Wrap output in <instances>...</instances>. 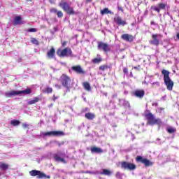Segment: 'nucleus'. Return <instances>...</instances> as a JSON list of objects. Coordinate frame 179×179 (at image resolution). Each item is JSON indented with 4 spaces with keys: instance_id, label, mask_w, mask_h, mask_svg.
<instances>
[{
    "instance_id": "f257e3e1",
    "label": "nucleus",
    "mask_w": 179,
    "mask_h": 179,
    "mask_svg": "<svg viewBox=\"0 0 179 179\" xmlns=\"http://www.w3.org/2000/svg\"><path fill=\"white\" fill-rule=\"evenodd\" d=\"M145 117L148 120V124H150V125H162L163 124L160 119L155 118V115H153V114H152V113H150L149 110H147L145 113Z\"/></svg>"
},
{
    "instance_id": "f03ea898",
    "label": "nucleus",
    "mask_w": 179,
    "mask_h": 179,
    "mask_svg": "<svg viewBox=\"0 0 179 179\" xmlns=\"http://www.w3.org/2000/svg\"><path fill=\"white\" fill-rule=\"evenodd\" d=\"M162 75H164V80L168 90H173V86H174V83L170 78V72L166 70H162Z\"/></svg>"
},
{
    "instance_id": "7ed1b4c3",
    "label": "nucleus",
    "mask_w": 179,
    "mask_h": 179,
    "mask_svg": "<svg viewBox=\"0 0 179 179\" xmlns=\"http://www.w3.org/2000/svg\"><path fill=\"white\" fill-rule=\"evenodd\" d=\"M60 82L63 87H65L66 92H71V78L68 76L63 74L60 77Z\"/></svg>"
},
{
    "instance_id": "20e7f679",
    "label": "nucleus",
    "mask_w": 179,
    "mask_h": 179,
    "mask_svg": "<svg viewBox=\"0 0 179 179\" xmlns=\"http://www.w3.org/2000/svg\"><path fill=\"white\" fill-rule=\"evenodd\" d=\"M31 91L30 89H26L22 91H10L5 94L6 97H12V96H19L20 94H30Z\"/></svg>"
},
{
    "instance_id": "39448f33",
    "label": "nucleus",
    "mask_w": 179,
    "mask_h": 179,
    "mask_svg": "<svg viewBox=\"0 0 179 179\" xmlns=\"http://www.w3.org/2000/svg\"><path fill=\"white\" fill-rule=\"evenodd\" d=\"M57 55L61 58H64L65 57H73V55H72V50L69 48H66L63 50L58 49L57 51Z\"/></svg>"
},
{
    "instance_id": "423d86ee",
    "label": "nucleus",
    "mask_w": 179,
    "mask_h": 179,
    "mask_svg": "<svg viewBox=\"0 0 179 179\" xmlns=\"http://www.w3.org/2000/svg\"><path fill=\"white\" fill-rule=\"evenodd\" d=\"M65 157H66V155L65 152H59L54 155V159L56 162H60L61 163H66L65 162Z\"/></svg>"
},
{
    "instance_id": "0eeeda50",
    "label": "nucleus",
    "mask_w": 179,
    "mask_h": 179,
    "mask_svg": "<svg viewBox=\"0 0 179 179\" xmlns=\"http://www.w3.org/2000/svg\"><path fill=\"white\" fill-rule=\"evenodd\" d=\"M60 6L68 13L69 15H75V11H73V8L69 6L65 2H61Z\"/></svg>"
},
{
    "instance_id": "6e6552de",
    "label": "nucleus",
    "mask_w": 179,
    "mask_h": 179,
    "mask_svg": "<svg viewBox=\"0 0 179 179\" xmlns=\"http://www.w3.org/2000/svg\"><path fill=\"white\" fill-rule=\"evenodd\" d=\"M29 175L31 177H36V178L41 179L45 177V173L38 171V170H32L29 171Z\"/></svg>"
},
{
    "instance_id": "1a4fd4ad",
    "label": "nucleus",
    "mask_w": 179,
    "mask_h": 179,
    "mask_svg": "<svg viewBox=\"0 0 179 179\" xmlns=\"http://www.w3.org/2000/svg\"><path fill=\"white\" fill-rule=\"evenodd\" d=\"M166 7H167V3H158L157 6H151V9L152 10H155V12H157V13H160V10H164V9H166Z\"/></svg>"
},
{
    "instance_id": "9d476101",
    "label": "nucleus",
    "mask_w": 179,
    "mask_h": 179,
    "mask_svg": "<svg viewBox=\"0 0 179 179\" xmlns=\"http://www.w3.org/2000/svg\"><path fill=\"white\" fill-rule=\"evenodd\" d=\"M122 169H124V170H135L136 169V166L132 163L123 162L121 163Z\"/></svg>"
},
{
    "instance_id": "9b49d317",
    "label": "nucleus",
    "mask_w": 179,
    "mask_h": 179,
    "mask_svg": "<svg viewBox=\"0 0 179 179\" xmlns=\"http://www.w3.org/2000/svg\"><path fill=\"white\" fill-rule=\"evenodd\" d=\"M152 40L150 41V44L153 45H159L160 44V38H162L161 34H152Z\"/></svg>"
},
{
    "instance_id": "f8f14e48",
    "label": "nucleus",
    "mask_w": 179,
    "mask_h": 179,
    "mask_svg": "<svg viewBox=\"0 0 179 179\" xmlns=\"http://www.w3.org/2000/svg\"><path fill=\"white\" fill-rule=\"evenodd\" d=\"M98 49L102 50L103 51H105V52H108V51H110L111 48H110V45L107 43L99 42L98 43Z\"/></svg>"
},
{
    "instance_id": "ddd939ff",
    "label": "nucleus",
    "mask_w": 179,
    "mask_h": 179,
    "mask_svg": "<svg viewBox=\"0 0 179 179\" xmlns=\"http://www.w3.org/2000/svg\"><path fill=\"white\" fill-rule=\"evenodd\" d=\"M65 133L61 131H52L45 133V136H64Z\"/></svg>"
},
{
    "instance_id": "4468645a",
    "label": "nucleus",
    "mask_w": 179,
    "mask_h": 179,
    "mask_svg": "<svg viewBox=\"0 0 179 179\" xmlns=\"http://www.w3.org/2000/svg\"><path fill=\"white\" fill-rule=\"evenodd\" d=\"M71 69L73 71V72H76V73H78V75H85L86 73V71L83 70L80 65L73 66L71 67Z\"/></svg>"
},
{
    "instance_id": "2eb2a0df",
    "label": "nucleus",
    "mask_w": 179,
    "mask_h": 179,
    "mask_svg": "<svg viewBox=\"0 0 179 179\" xmlns=\"http://www.w3.org/2000/svg\"><path fill=\"white\" fill-rule=\"evenodd\" d=\"M121 37L122 40H124V41H128L129 43H132L135 38L134 36L128 34H124Z\"/></svg>"
},
{
    "instance_id": "dca6fc26",
    "label": "nucleus",
    "mask_w": 179,
    "mask_h": 179,
    "mask_svg": "<svg viewBox=\"0 0 179 179\" xmlns=\"http://www.w3.org/2000/svg\"><path fill=\"white\" fill-rule=\"evenodd\" d=\"M114 22L119 26H125L127 24V22L123 20L122 18L120 16H116L114 17Z\"/></svg>"
},
{
    "instance_id": "f3484780",
    "label": "nucleus",
    "mask_w": 179,
    "mask_h": 179,
    "mask_svg": "<svg viewBox=\"0 0 179 179\" xmlns=\"http://www.w3.org/2000/svg\"><path fill=\"white\" fill-rule=\"evenodd\" d=\"M47 56L49 59H52V58H55V49H54V48H52L51 50L48 52Z\"/></svg>"
},
{
    "instance_id": "a211bd4d",
    "label": "nucleus",
    "mask_w": 179,
    "mask_h": 179,
    "mask_svg": "<svg viewBox=\"0 0 179 179\" xmlns=\"http://www.w3.org/2000/svg\"><path fill=\"white\" fill-rule=\"evenodd\" d=\"M134 96H136V97H139L140 99H142V97L145 96V91L143 90H136L134 92Z\"/></svg>"
},
{
    "instance_id": "6ab92c4d",
    "label": "nucleus",
    "mask_w": 179,
    "mask_h": 179,
    "mask_svg": "<svg viewBox=\"0 0 179 179\" xmlns=\"http://www.w3.org/2000/svg\"><path fill=\"white\" fill-rule=\"evenodd\" d=\"M91 152L92 153H103V150L100 148L92 147L91 148Z\"/></svg>"
},
{
    "instance_id": "aec40b11",
    "label": "nucleus",
    "mask_w": 179,
    "mask_h": 179,
    "mask_svg": "<svg viewBox=\"0 0 179 179\" xmlns=\"http://www.w3.org/2000/svg\"><path fill=\"white\" fill-rule=\"evenodd\" d=\"M85 118L90 120H94V118H96V115H94V113H87L85 114Z\"/></svg>"
},
{
    "instance_id": "412c9836",
    "label": "nucleus",
    "mask_w": 179,
    "mask_h": 179,
    "mask_svg": "<svg viewBox=\"0 0 179 179\" xmlns=\"http://www.w3.org/2000/svg\"><path fill=\"white\" fill-rule=\"evenodd\" d=\"M20 23H22V17L20 16L15 17L14 18L13 24L17 25V24H20Z\"/></svg>"
},
{
    "instance_id": "4be33fe9",
    "label": "nucleus",
    "mask_w": 179,
    "mask_h": 179,
    "mask_svg": "<svg viewBox=\"0 0 179 179\" xmlns=\"http://www.w3.org/2000/svg\"><path fill=\"white\" fill-rule=\"evenodd\" d=\"M141 163L145 164L146 167H148L149 166H152L153 164V163L150 162V161H149L148 159H142Z\"/></svg>"
},
{
    "instance_id": "5701e85b",
    "label": "nucleus",
    "mask_w": 179,
    "mask_h": 179,
    "mask_svg": "<svg viewBox=\"0 0 179 179\" xmlns=\"http://www.w3.org/2000/svg\"><path fill=\"white\" fill-rule=\"evenodd\" d=\"M113 172H111L110 170L108 169H103L102 172H101V174L103 175V176H111Z\"/></svg>"
},
{
    "instance_id": "b1692460",
    "label": "nucleus",
    "mask_w": 179,
    "mask_h": 179,
    "mask_svg": "<svg viewBox=\"0 0 179 179\" xmlns=\"http://www.w3.org/2000/svg\"><path fill=\"white\" fill-rule=\"evenodd\" d=\"M101 13L102 15H107L108 13L113 15L114 13L111 12V10H108V8H104L103 10H101Z\"/></svg>"
},
{
    "instance_id": "393cba45",
    "label": "nucleus",
    "mask_w": 179,
    "mask_h": 179,
    "mask_svg": "<svg viewBox=\"0 0 179 179\" xmlns=\"http://www.w3.org/2000/svg\"><path fill=\"white\" fill-rule=\"evenodd\" d=\"M10 124H11V125H13V127H17V125H20V121L13 120L10 121Z\"/></svg>"
},
{
    "instance_id": "a878e982",
    "label": "nucleus",
    "mask_w": 179,
    "mask_h": 179,
    "mask_svg": "<svg viewBox=\"0 0 179 179\" xmlns=\"http://www.w3.org/2000/svg\"><path fill=\"white\" fill-rule=\"evenodd\" d=\"M83 86L84 88L85 89V90H87L88 92H90L91 90V87H90V84H89V83H83Z\"/></svg>"
},
{
    "instance_id": "bb28decb",
    "label": "nucleus",
    "mask_w": 179,
    "mask_h": 179,
    "mask_svg": "<svg viewBox=\"0 0 179 179\" xmlns=\"http://www.w3.org/2000/svg\"><path fill=\"white\" fill-rule=\"evenodd\" d=\"M8 168H9V165L4 163L0 164V169L1 170H8Z\"/></svg>"
},
{
    "instance_id": "cd10ccee",
    "label": "nucleus",
    "mask_w": 179,
    "mask_h": 179,
    "mask_svg": "<svg viewBox=\"0 0 179 179\" xmlns=\"http://www.w3.org/2000/svg\"><path fill=\"white\" fill-rule=\"evenodd\" d=\"M38 102V98L35 97L33 99L28 101V104H36V103Z\"/></svg>"
},
{
    "instance_id": "c85d7f7f",
    "label": "nucleus",
    "mask_w": 179,
    "mask_h": 179,
    "mask_svg": "<svg viewBox=\"0 0 179 179\" xmlns=\"http://www.w3.org/2000/svg\"><path fill=\"white\" fill-rule=\"evenodd\" d=\"M167 132H169V134H174V132H176L177 131V129H176V128L174 127H168L166 129Z\"/></svg>"
},
{
    "instance_id": "c756f323",
    "label": "nucleus",
    "mask_w": 179,
    "mask_h": 179,
    "mask_svg": "<svg viewBox=\"0 0 179 179\" xmlns=\"http://www.w3.org/2000/svg\"><path fill=\"white\" fill-rule=\"evenodd\" d=\"M31 42L32 43V44H35V45H38V41L36 39V38H31Z\"/></svg>"
},
{
    "instance_id": "7c9ffc66",
    "label": "nucleus",
    "mask_w": 179,
    "mask_h": 179,
    "mask_svg": "<svg viewBox=\"0 0 179 179\" xmlns=\"http://www.w3.org/2000/svg\"><path fill=\"white\" fill-rule=\"evenodd\" d=\"M92 62H94V64H99V62H101V59L96 58V59H94Z\"/></svg>"
},
{
    "instance_id": "2f4dec72",
    "label": "nucleus",
    "mask_w": 179,
    "mask_h": 179,
    "mask_svg": "<svg viewBox=\"0 0 179 179\" xmlns=\"http://www.w3.org/2000/svg\"><path fill=\"white\" fill-rule=\"evenodd\" d=\"M28 31H29V33H36V31H37V29L31 28V29H28Z\"/></svg>"
},
{
    "instance_id": "473e14b6",
    "label": "nucleus",
    "mask_w": 179,
    "mask_h": 179,
    "mask_svg": "<svg viewBox=\"0 0 179 179\" xmlns=\"http://www.w3.org/2000/svg\"><path fill=\"white\" fill-rule=\"evenodd\" d=\"M46 93H52V88L48 87L45 90Z\"/></svg>"
},
{
    "instance_id": "72a5a7b5",
    "label": "nucleus",
    "mask_w": 179,
    "mask_h": 179,
    "mask_svg": "<svg viewBox=\"0 0 179 179\" xmlns=\"http://www.w3.org/2000/svg\"><path fill=\"white\" fill-rule=\"evenodd\" d=\"M115 177L116 178H121V177H122V174L120 173V172H117L115 174Z\"/></svg>"
},
{
    "instance_id": "f704fd0d",
    "label": "nucleus",
    "mask_w": 179,
    "mask_h": 179,
    "mask_svg": "<svg viewBox=\"0 0 179 179\" xmlns=\"http://www.w3.org/2000/svg\"><path fill=\"white\" fill-rule=\"evenodd\" d=\"M107 66H101L100 67H99V69H100V71H106V69H107Z\"/></svg>"
},
{
    "instance_id": "c9c22d12",
    "label": "nucleus",
    "mask_w": 179,
    "mask_h": 179,
    "mask_svg": "<svg viewBox=\"0 0 179 179\" xmlns=\"http://www.w3.org/2000/svg\"><path fill=\"white\" fill-rule=\"evenodd\" d=\"M57 16H58V17H62V16H64V14L62 13V12L58 11Z\"/></svg>"
},
{
    "instance_id": "e433bc0d",
    "label": "nucleus",
    "mask_w": 179,
    "mask_h": 179,
    "mask_svg": "<svg viewBox=\"0 0 179 179\" xmlns=\"http://www.w3.org/2000/svg\"><path fill=\"white\" fill-rule=\"evenodd\" d=\"M152 86H160V83L159 82H155L152 83Z\"/></svg>"
},
{
    "instance_id": "4c0bfd02",
    "label": "nucleus",
    "mask_w": 179,
    "mask_h": 179,
    "mask_svg": "<svg viewBox=\"0 0 179 179\" xmlns=\"http://www.w3.org/2000/svg\"><path fill=\"white\" fill-rule=\"evenodd\" d=\"M136 160H137V162H142V160H143V158H142V157H138L136 158Z\"/></svg>"
},
{
    "instance_id": "58836bf2",
    "label": "nucleus",
    "mask_w": 179,
    "mask_h": 179,
    "mask_svg": "<svg viewBox=\"0 0 179 179\" xmlns=\"http://www.w3.org/2000/svg\"><path fill=\"white\" fill-rule=\"evenodd\" d=\"M152 106L153 107H157V106H159V103H157V102H154V103H152Z\"/></svg>"
},
{
    "instance_id": "ea45409f",
    "label": "nucleus",
    "mask_w": 179,
    "mask_h": 179,
    "mask_svg": "<svg viewBox=\"0 0 179 179\" xmlns=\"http://www.w3.org/2000/svg\"><path fill=\"white\" fill-rule=\"evenodd\" d=\"M22 127H23V128H28L29 124H27V123H24V124H22Z\"/></svg>"
},
{
    "instance_id": "a19ab883",
    "label": "nucleus",
    "mask_w": 179,
    "mask_h": 179,
    "mask_svg": "<svg viewBox=\"0 0 179 179\" xmlns=\"http://www.w3.org/2000/svg\"><path fill=\"white\" fill-rule=\"evenodd\" d=\"M55 86L56 89H61V87H62V86L58 84H56Z\"/></svg>"
},
{
    "instance_id": "79ce46f5",
    "label": "nucleus",
    "mask_w": 179,
    "mask_h": 179,
    "mask_svg": "<svg viewBox=\"0 0 179 179\" xmlns=\"http://www.w3.org/2000/svg\"><path fill=\"white\" fill-rule=\"evenodd\" d=\"M123 72L124 73H128V69H127V68L124 69Z\"/></svg>"
},
{
    "instance_id": "37998d69",
    "label": "nucleus",
    "mask_w": 179,
    "mask_h": 179,
    "mask_svg": "<svg viewBox=\"0 0 179 179\" xmlns=\"http://www.w3.org/2000/svg\"><path fill=\"white\" fill-rule=\"evenodd\" d=\"M50 11H51V12H57V10L55 9V8H52V9L50 10Z\"/></svg>"
},
{
    "instance_id": "c03bdc74",
    "label": "nucleus",
    "mask_w": 179,
    "mask_h": 179,
    "mask_svg": "<svg viewBox=\"0 0 179 179\" xmlns=\"http://www.w3.org/2000/svg\"><path fill=\"white\" fill-rule=\"evenodd\" d=\"M119 10H121V12H124V10H122V8L118 7Z\"/></svg>"
},
{
    "instance_id": "a18cd8bd",
    "label": "nucleus",
    "mask_w": 179,
    "mask_h": 179,
    "mask_svg": "<svg viewBox=\"0 0 179 179\" xmlns=\"http://www.w3.org/2000/svg\"><path fill=\"white\" fill-rule=\"evenodd\" d=\"M57 99H58V97H55V96H54L53 101H55V100H57Z\"/></svg>"
},
{
    "instance_id": "49530a36",
    "label": "nucleus",
    "mask_w": 179,
    "mask_h": 179,
    "mask_svg": "<svg viewBox=\"0 0 179 179\" xmlns=\"http://www.w3.org/2000/svg\"><path fill=\"white\" fill-rule=\"evenodd\" d=\"M41 136H45V133H43L41 134Z\"/></svg>"
},
{
    "instance_id": "de8ad7c7",
    "label": "nucleus",
    "mask_w": 179,
    "mask_h": 179,
    "mask_svg": "<svg viewBox=\"0 0 179 179\" xmlns=\"http://www.w3.org/2000/svg\"><path fill=\"white\" fill-rule=\"evenodd\" d=\"M176 37H177V38H178V40H179V34H177Z\"/></svg>"
},
{
    "instance_id": "09e8293b",
    "label": "nucleus",
    "mask_w": 179,
    "mask_h": 179,
    "mask_svg": "<svg viewBox=\"0 0 179 179\" xmlns=\"http://www.w3.org/2000/svg\"><path fill=\"white\" fill-rule=\"evenodd\" d=\"M45 178H50V176H45Z\"/></svg>"
},
{
    "instance_id": "8fccbe9b",
    "label": "nucleus",
    "mask_w": 179,
    "mask_h": 179,
    "mask_svg": "<svg viewBox=\"0 0 179 179\" xmlns=\"http://www.w3.org/2000/svg\"><path fill=\"white\" fill-rule=\"evenodd\" d=\"M152 2H155V1H157V0H151Z\"/></svg>"
},
{
    "instance_id": "3c124183",
    "label": "nucleus",
    "mask_w": 179,
    "mask_h": 179,
    "mask_svg": "<svg viewBox=\"0 0 179 179\" xmlns=\"http://www.w3.org/2000/svg\"><path fill=\"white\" fill-rule=\"evenodd\" d=\"M144 83H145V85H148V83H146V81H144Z\"/></svg>"
},
{
    "instance_id": "603ef678",
    "label": "nucleus",
    "mask_w": 179,
    "mask_h": 179,
    "mask_svg": "<svg viewBox=\"0 0 179 179\" xmlns=\"http://www.w3.org/2000/svg\"><path fill=\"white\" fill-rule=\"evenodd\" d=\"M62 45H65V42H64V43H62Z\"/></svg>"
},
{
    "instance_id": "864d4df0",
    "label": "nucleus",
    "mask_w": 179,
    "mask_h": 179,
    "mask_svg": "<svg viewBox=\"0 0 179 179\" xmlns=\"http://www.w3.org/2000/svg\"><path fill=\"white\" fill-rule=\"evenodd\" d=\"M87 173H90V174H93V173H92V172H87Z\"/></svg>"
},
{
    "instance_id": "5fc2aeb1",
    "label": "nucleus",
    "mask_w": 179,
    "mask_h": 179,
    "mask_svg": "<svg viewBox=\"0 0 179 179\" xmlns=\"http://www.w3.org/2000/svg\"><path fill=\"white\" fill-rule=\"evenodd\" d=\"M41 124H44V122H41Z\"/></svg>"
},
{
    "instance_id": "6e6d98bb",
    "label": "nucleus",
    "mask_w": 179,
    "mask_h": 179,
    "mask_svg": "<svg viewBox=\"0 0 179 179\" xmlns=\"http://www.w3.org/2000/svg\"><path fill=\"white\" fill-rule=\"evenodd\" d=\"M157 141H160V139H159V138H157Z\"/></svg>"
},
{
    "instance_id": "4d7b16f0",
    "label": "nucleus",
    "mask_w": 179,
    "mask_h": 179,
    "mask_svg": "<svg viewBox=\"0 0 179 179\" xmlns=\"http://www.w3.org/2000/svg\"><path fill=\"white\" fill-rule=\"evenodd\" d=\"M27 1H31V0H27Z\"/></svg>"
}]
</instances>
